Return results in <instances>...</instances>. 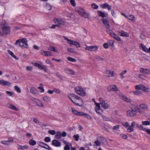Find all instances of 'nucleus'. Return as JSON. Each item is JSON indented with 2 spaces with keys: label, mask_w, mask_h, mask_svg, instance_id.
I'll return each mask as SVG.
<instances>
[{
  "label": "nucleus",
  "mask_w": 150,
  "mask_h": 150,
  "mask_svg": "<svg viewBox=\"0 0 150 150\" xmlns=\"http://www.w3.org/2000/svg\"><path fill=\"white\" fill-rule=\"evenodd\" d=\"M104 74L106 77L110 78L114 76L115 73L113 71L107 69L105 71Z\"/></svg>",
  "instance_id": "10"
},
{
  "label": "nucleus",
  "mask_w": 150,
  "mask_h": 150,
  "mask_svg": "<svg viewBox=\"0 0 150 150\" xmlns=\"http://www.w3.org/2000/svg\"><path fill=\"white\" fill-rule=\"evenodd\" d=\"M64 39L67 41V43L70 45H74L75 41L72 40L71 39H69L67 38L66 37H64Z\"/></svg>",
  "instance_id": "31"
},
{
  "label": "nucleus",
  "mask_w": 150,
  "mask_h": 150,
  "mask_svg": "<svg viewBox=\"0 0 150 150\" xmlns=\"http://www.w3.org/2000/svg\"><path fill=\"white\" fill-rule=\"evenodd\" d=\"M127 18L133 22H134L136 21V18L133 15H129L128 16Z\"/></svg>",
  "instance_id": "32"
},
{
  "label": "nucleus",
  "mask_w": 150,
  "mask_h": 150,
  "mask_svg": "<svg viewBox=\"0 0 150 150\" xmlns=\"http://www.w3.org/2000/svg\"><path fill=\"white\" fill-rule=\"evenodd\" d=\"M71 110L72 112L74 114L76 115H79V116H81L82 115V114L83 112H79L77 110H75L74 108H72L71 109Z\"/></svg>",
  "instance_id": "27"
},
{
  "label": "nucleus",
  "mask_w": 150,
  "mask_h": 150,
  "mask_svg": "<svg viewBox=\"0 0 150 150\" xmlns=\"http://www.w3.org/2000/svg\"><path fill=\"white\" fill-rule=\"evenodd\" d=\"M118 33L119 35L121 36L126 37H128L129 36V35L128 33L123 31H119Z\"/></svg>",
  "instance_id": "22"
},
{
  "label": "nucleus",
  "mask_w": 150,
  "mask_h": 150,
  "mask_svg": "<svg viewBox=\"0 0 150 150\" xmlns=\"http://www.w3.org/2000/svg\"><path fill=\"white\" fill-rule=\"evenodd\" d=\"M0 84L3 86H7L8 87L12 86V83L9 81L4 80H0Z\"/></svg>",
  "instance_id": "13"
},
{
  "label": "nucleus",
  "mask_w": 150,
  "mask_h": 150,
  "mask_svg": "<svg viewBox=\"0 0 150 150\" xmlns=\"http://www.w3.org/2000/svg\"><path fill=\"white\" fill-rule=\"evenodd\" d=\"M127 72V71L126 70H125L123 71L120 74V75L122 77V78H124L125 77V76H124V75Z\"/></svg>",
  "instance_id": "62"
},
{
  "label": "nucleus",
  "mask_w": 150,
  "mask_h": 150,
  "mask_svg": "<svg viewBox=\"0 0 150 150\" xmlns=\"http://www.w3.org/2000/svg\"><path fill=\"white\" fill-rule=\"evenodd\" d=\"M134 95H139L141 94H142V92L140 91H134L132 92Z\"/></svg>",
  "instance_id": "52"
},
{
  "label": "nucleus",
  "mask_w": 150,
  "mask_h": 150,
  "mask_svg": "<svg viewBox=\"0 0 150 150\" xmlns=\"http://www.w3.org/2000/svg\"><path fill=\"white\" fill-rule=\"evenodd\" d=\"M142 90L145 92L148 93L149 92L150 89L149 88L146 87L143 85Z\"/></svg>",
  "instance_id": "42"
},
{
  "label": "nucleus",
  "mask_w": 150,
  "mask_h": 150,
  "mask_svg": "<svg viewBox=\"0 0 150 150\" xmlns=\"http://www.w3.org/2000/svg\"><path fill=\"white\" fill-rule=\"evenodd\" d=\"M33 121L36 124H40V122L39 121V120L37 118H34L33 119Z\"/></svg>",
  "instance_id": "53"
},
{
  "label": "nucleus",
  "mask_w": 150,
  "mask_h": 150,
  "mask_svg": "<svg viewBox=\"0 0 150 150\" xmlns=\"http://www.w3.org/2000/svg\"><path fill=\"white\" fill-rule=\"evenodd\" d=\"M76 10L77 13L82 17L86 18H88L90 17L89 13L86 12L82 8L77 7Z\"/></svg>",
  "instance_id": "3"
},
{
  "label": "nucleus",
  "mask_w": 150,
  "mask_h": 150,
  "mask_svg": "<svg viewBox=\"0 0 150 150\" xmlns=\"http://www.w3.org/2000/svg\"><path fill=\"white\" fill-rule=\"evenodd\" d=\"M140 126V125H139L134 121L133 122H132L131 125L128 127L127 129V131L129 132H133L134 131V127L135 126L137 127L139 129V127Z\"/></svg>",
  "instance_id": "9"
},
{
  "label": "nucleus",
  "mask_w": 150,
  "mask_h": 150,
  "mask_svg": "<svg viewBox=\"0 0 150 150\" xmlns=\"http://www.w3.org/2000/svg\"><path fill=\"white\" fill-rule=\"evenodd\" d=\"M85 45L86 46V50L95 52H97L98 51V47L97 45L88 46L86 45Z\"/></svg>",
  "instance_id": "8"
},
{
  "label": "nucleus",
  "mask_w": 150,
  "mask_h": 150,
  "mask_svg": "<svg viewBox=\"0 0 150 150\" xmlns=\"http://www.w3.org/2000/svg\"><path fill=\"white\" fill-rule=\"evenodd\" d=\"M141 110H144L145 112V110L148 109V107L147 106L144 104H142L139 105V108Z\"/></svg>",
  "instance_id": "33"
},
{
  "label": "nucleus",
  "mask_w": 150,
  "mask_h": 150,
  "mask_svg": "<svg viewBox=\"0 0 150 150\" xmlns=\"http://www.w3.org/2000/svg\"><path fill=\"white\" fill-rule=\"evenodd\" d=\"M8 52L9 54L13 58H15L16 59H17L18 58L14 54L13 52H12L10 50H8Z\"/></svg>",
  "instance_id": "43"
},
{
  "label": "nucleus",
  "mask_w": 150,
  "mask_h": 150,
  "mask_svg": "<svg viewBox=\"0 0 150 150\" xmlns=\"http://www.w3.org/2000/svg\"><path fill=\"white\" fill-rule=\"evenodd\" d=\"M52 144L53 145L56 147H59L60 146L61 143L58 140L54 139L52 141Z\"/></svg>",
  "instance_id": "21"
},
{
  "label": "nucleus",
  "mask_w": 150,
  "mask_h": 150,
  "mask_svg": "<svg viewBox=\"0 0 150 150\" xmlns=\"http://www.w3.org/2000/svg\"><path fill=\"white\" fill-rule=\"evenodd\" d=\"M142 125L148 126L150 125V121H143L142 122Z\"/></svg>",
  "instance_id": "41"
},
{
  "label": "nucleus",
  "mask_w": 150,
  "mask_h": 150,
  "mask_svg": "<svg viewBox=\"0 0 150 150\" xmlns=\"http://www.w3.org/2000/svg\"><path fill=\"white\" fill-rule=\"evenodd\" d=\"M7 106L11 109L13 110L16 111H18L19 109L16 106L13 105L10 103H8L7 104Z\"/></svg>",
  "instance_id": "24"
},
{
  "label": "nucleus",
  "mask_w": 150,
  "mask_h": 150,
  "mask_svg": "<svg viewBox=\"0 0 150 150\" xmlns=\"http://www.w3.org/2000/svg\"><path fill=\"white\" fill-rule=\"evenodd\" d=\"M28 148V146L27 145L22 146L18 145V149L23 150L27 149Z\"/></svg>",
  "instance_id": "37"
},
{
  "label": "nucleus",
  "mask_w": 150,
  "mask_h": 150,
  "mask_svg": "<svg viewBox=\"0 0 150 150\" xmlns=\"http://www.w3.org/2000/svg\"><path fill=\"white\" fill-rule=\"evenodd\" d=\"M76 92L78 95L82 96H86V93L85 89L81 87L80 86H76L75 88Z\"/></svg>",
  "instance_id": "4"
},
{
  "label": "nucleus",
  "mask_w": 150,
  "mask_h": 150,
  "mask_svg": "<svg viewBox=\"0 0 150 150\" xmlns=\"http://www.w3.org/2000/svg\"><path fill=\"white\" fill-rule=\"evenodd\" d=\"M30 92L34 94H35L36 93V90L34 88H32L30 89Z\"/></svg>",
  "instance_id": "54"
},
{
  "label": "nucleus",
  "mask_w": 150,
  "mask_h": 150,
  "mask_svg": "<svg viewBox=\"0 0 150 150\" xmlns=\"http://www.w3.org/2000/svg\"><path fill=\"white\" fill-rule=\"evenodd\" d=\"M67 59L68 60L72 62H75L76 61V59L70 57H68L67 58Z\"/></svg>",
  "instance_id": "46"
},
{
  "label": "nucleus",
  "mask_w": 150,
  "mask_h": 150,
  "mask_svg": "<svg viewBox=\"0 0 150 150\" xmlns=\"http://www.w3.org/2000/svg\"><path fill=\"white\" fill-rule=\"evenodd\" d=\"M127 115L128 116L133 117L136 116V114L131 109L127 111Z\"/></svg>",
  "instance_id": "17"
},
{
  "label": "nucleus",
  "mask_w": 150,
  "mask_h": 150,
  "mask_svg": "<svg viewBox=\"0 0 150 150\" xmlns=\"http://www.w3.org/2000/svg\"><path fill=\"white\" fill-rule=\"evenodd\" d=\"M7 95L9 96L13 97L14 95V93L12 92H10L8 91H6V92Z\"/></svg>",
  "instance_id": "48"
},
{
  "label": "nucleus",
  "mask_w": 150,
  "mask_h": 150,
  "mask_svg": "<svg viewBox=\"0 0 150 150\" xmlns=\"http://www.w3.org/2000/svg\"><path fill=\"white\" fill-rule=\"evenodd\" d=\"M43 100L46 102H50L51 101V98L47 96H43Z\"/></svg>",
  "instance_id": "34"
},
{
  "label": "nucleus",
  "mask_w": 150,
  "mask_h": 150,
  "mask_svg": "<svg viewBox=\"0 0 150 150\" xmlns=\"http://www.w3.org/2000/svg\"><path fill=\"white\" fill-rule=\"evenodd\" d=\"M48 133L52 135H54L55 134V131L54 130H49Z\"/></svg>",
  "instance_id": "60"
},
{
  "label": "nucleus",
  "mask_w": 150,
  "mask_h": 150,
  "mask_svg": "<svg viewBox=\"0 0 150 150\" xmlns=\"http://www.w3.org/2000/svg\"><path fill=\"white\" fill-rule=\"evenodd\" d=\"M139 129L143 131L146 132L148 134L150 135V129L144 127L142 125H140L139 126Z\"/></svg>",
  "instance_id": "19"
},
{
  "label": "nucleus",
  "mask_w": 150,
  "mask_h": 150,
  "mask_svg": "<svg viewBox=\"0 0 150 150\" xmlns=\"http://www.w3.org/2000/svg\"><path fill=\"white\" fill-rule=\"evenodd\" d=\"M35 102L36 103L38 107L41 108H44V104L41 100L38 99H35Z\"/></svg>",
  "instance_id": "18"
},
{
  "label": "nucleus",
  "mask_w": 150,
  "mask_h": 150,
  "mask_svg": "<svg viewBox=\"0 0 150 150\" xmlns=\"http://www.w3.org/2000/svg\"><path fill=\"white\" fill-rule=\"evenodd\" d=\"M100 6L102 8H107L108 10H110L111 9V6H110L108 4L105 3L104 4H100Z\"/></svg>",
  "instance_id": "14"
},
{
  "label": "nucleus",
  "mask_w": 150,
  "mask_h": 150,
  "mask_svg": "<svg viewBox=\"0 0 150 150\" xmlns=\"http://www.w3.org/2000/svg\"><path fill=\"white\" fill-rule=\"evenodd\" d=\"M64 70L65 72L68 74L74 75L75 74V72L70 69L66 68Z\"/></svg>",
  "instance_id": "25"
},
{
  "label": "nucleus",
  "mask_w": 150,
  "mask_h": 150,
  "mask_svg": "<svg viewBox=\"0 0 150 150\" xmlns=\"http://www.w3.org/2000/svg\"><path fill=\"white\" fill-rule=\"evenodd\" d=\"M30 144L32 145H35L36 144L35 141L32 139H31L29 141Z\"/></svg>",
  "instance_id": "49"
},
{
  "label": "nucleus",
  "mask_w": 150,
  "mask_h": 150,
  "mask_svg": "<svg viewBox=\"0 0 150 150\" xmlns=\"http://www.w3.org/2000/svg\"><path fill=\"white\" fill-rule=\"evenodd\" d=\"M82 115L81 116H85L89 120H91L92 119V117L89 114L85 113L83 112Z\"/></svg>",
  "instance_id": "44"
},
{
  "label": "nucleus",
  "mask_w": 150,
  "mask_h": 150,
  "mask_svg": "<svg viewBox=\"0 0 150 150\" xmlns=\"http://www.w3.org/2000/svg\"><path fill=\"white\" fill-rule=\"evenodd\" d=\"M98 15L99 16L102 18L106 17L108 16L107 13H105L100 11H98L97 12Z\"/></svg>",
  "instance_id": "23"
},
{
  "label": "nucleus",
  "mask_w": 150,
  "mask_h": 150,
  "mask_svg": "<svg viewBox=\"0 0 150 150\" xmlns=\"http://www.w3.org/2000/svg\"><path fill=\"white\" fill-rule=\"evenodd\" d=\"M26 69L28 71H31L33 69V67L31 66H27L26 67Z\"/></svg>",
  "instance_id": "58"
},
{
  "label": "nucleus",
  "mask_w": 150,
  "mask_h": 150,
  "mask_svg": "<svg viewBox=\"0 0 150 150\" xmlns=\"http://www.w3.org/2000/svg\"><path fill=\"white\" fill-rule=\"evenodd\" d=\"M38 88L41 90L40 91L41 93H43L44 91V90L43 87L42 85L41 84L40 85L39 87H38Z\"/></svg>",
  "instance_id": "56"
},
{
  "label": "nucleus",
  "mask_w": 150,
  "mask_h": 150,
  "mask_svg": "<svg viewBox=\"0 0 150 150\" xmlns=\"http://www.w3.org/2000/svg\"><path fill=\"white\" fill-rule=\"evenodd\" d=\"M74 45H75L76 47L78 48L80 47L79 43L76 41H75Z\"/></svg>",
  "instance_id": "55"
},
{
  "label": "nucleus",
  "mask_w": 150,
  "mask_h": 150,
  "mask_svg": "<svg viewBox=\"0 0 150 150\" xmlns=\"http://www.w3.org/2000/svg\"><path fill=\"white\" fill-rule=\"evenodd\" d=\"M120 136L122 138L124 139H127L128 137L126 135L122 134H120Z\"/></svg>",
  "instance_id": "61"
},
{
  "label": "nucleus",
  "mask_w": 150,
  "mask_h": 150,
  "mask_svg": "<svg viewBox=\"0 0 150 150\" xmlns=\"http://www.w3.org/2000/svg\"><path fill=\"white\" fill-rule=\"evenodd\" d=\"M140 71L141 73H143L150 74V69H149L142 68L140 69Z\"/></svg>",
  "instance_id": "29"
},
{
  "label": "nucleus",
  "mask_w": 150,
  "mask_h": 150,
  "mask_svg": "<svg viewBox=\"0 0 150 150\" xmlns=\"http://www.w3.org/2000/svg\"><path fill=\"white\" fill-rule=\"evenodd\" d=\"M108 91H116L118 90V88L115 85H111L108 87Z\"/></svg>",
  "instance_id": "16"
},
{
  "label": "nucleus",
  "mask_w": 150,
  "mask_h": 150,
  "mask_svg": "<svg viewBox=\"0 0 150 150\" xmlns=\"http://www.w3.org/2000/svg\"><path fill=\"white\" fill-rule=\"evenodd\" d=\"M68 97L75 105L79 106H82L83 105V101L79 97L72 93L69 94Z\"/></svg>",
  "instance_id": "1"
},
{
  "label": "nucleus",
  "mask_w": 150,
  "mask_h": 150,
  "mask_svg": "<svg viewBox=\"0 0 150 150\" xmlns=\"http://www.w3.org/2000/svg\"><path fill=\"white\" fill-rule=\"evenodd\" d=\"M139 47L140 49H142L145 52L150 53V47L149 49H148L146 47L142 44H140L139 45Z\"/></svg>",
  "instance_id": "15"
},
{
  "label": "nucleus",
  "mask_w": 150,
  "mask_h": 150,
  "mask_svg": "<svg viewBox=\"0 0 150 150\" xmlns=\"http://www.w3.org/2000/svg\"><path fill=\"white\" fill-rule=\"evenodd\" d=\"M40 53L42 55L45 56H49L52 55L51 53L48 51H45L42 50L40 51Z\"/></svg>",
  "instance_id": "20"
},
{
  "label": "nucleus",
  "mask_w": 150,
  "mask_h": 150,
  "mask_svg": "<svg viewBox=\"0 0 150 150\" xmlns=\"http://www.w3.org/2000/svg\"><path fill=\"white\" fill-rule=\"evenodd\" d=\"M99 103L102 108L106 109L109 108V105L106 102L105 100L103 98H99Z\"/></svg>",
  "instance_id": "6"
},
{
  "label": "nucleus",
  "mask_w": 150,
  "mask_h": 150,
  "mask_svg": "<svg viewBox=\"0 0 150 150\" xmlns=\"http://www.w3.org/2000/svg\"><path fill=\"white\" fill-rule=\"evenodd\" d=\"M111 13L112 15L115 18L116 17V11H114L113 10H111Z\"/></svg>",
  "instance_id": "63"
},
{
  "label": "nucleus",
  "mask_w": 150,
  "mask_h": 150,
  "mask_svg": "<svg viewBox=\"0 0 150 150\" xmlns=\"http://www.w3.org/2000/svg\"><path fill=\"white\" fill-rule=\"evenodd\" d=\"M122 125L123 127L125 128H127L129 126V124L128 122H126L125 123H122Z\"/></svg>",
  "instance_id": "57"
},
{
  "label": "nucleus",
  "mask_w": 150,
  "mask_h": 150,
  "mask_svg": "<svg viewBox=\"0 0 150 150\" xmlns=\"http://www.w3.org/2000/svg\"><path fill=\"white\" fill-rule=\"evenodd\" d=\"M39 63H40V64L36 63H32V64L33 65L38 67L40 69H43V68L42 67V66L43 65L42 64V62H40Z\"/></svg>",
  "instance_id": "30"
},
{
  "label": "nucleus",
  "mask_w": 150,
  "mask_h": 150,
  "mask_svg": "<svg viewBox=\"0 0 150 150\" xmlns=\"http://www.w3.org/2000/svg\"><path fill=\"white\" fill-rule=\"evenodd\" d=\"M70 2L71 4V5L74 6H75L76 5V4L75 3V1L74 0H71L70 1Z\"/></svg>",
  "instance_id": "64"
},
{
  "label": "nucleus",
  "mask_w": 150,
  "mask_h": 150,
  "mask_svg": "<svg viewBox=\"0 0 150 150\" xmlns=\"http://www.w3.org/2000/svg\"><path fill=\"white\" fill-rule=\"evenodd\" d=\"M62 137V133L60 132H56L55 135V137L57 139H60Z\"/></svg>",
  "instance_id": "36"
},
{
  "label": "nucleus",
  "mask_w": 150,
  "mask_h": 150,
  "mask_svg": "<svg viewBox=\"0 0 150 150\" xmlns=\"http://www.w3.org/2000/svg\"><path fill=\"white\" fill-rule=\"evenodd\" d=\"M95 104L96 105L95 108V111L98 114H101L103 110L101 108L100 105L99 103H97L96 101H95Z\"/></svg>",
  "instance_id": "11"
},
{
  "label": "nucleus",
  "mask_w": 150,
  "mask_h": 150,
  "mask_svg": "<svg viewBox=\"0 0 150 150\" xmlns=\"http://www.w3.org/2000/svg\"><path fill=\"white\" fill-rule=\"evenodd\" d=\"M102 117L103 120L105 121H111V120L110 118L105 116L102 115Z\"/></svg>",
  "instance_id": "40"
},
{
  "label": "nucleus",
  "mask_w": 150,
  "mask_h": 150,
  "mask_svg": "<svg viewBox=\"0 0 150 150\" xmlns=\"http://www.w3.org/2000/svg\"><path fill=\"white\" fill-rule=\"evenodd\" d=\"M91 7L93 9H97L98 8V6L95 3H92L91 4Z\"/></svg>",
  "instance_id": "47"
},
{
  "label": "nucleus",
  "mask_w": 150,
  "mask_h": 150,
  "mask_svg": "<svg viewBox=\"0 0 150 150\" xmlns=\"http://www.w3.org/2000/svg\"><path fill=\"white\" fill-rule=\"evenodd\" d=\"M143 86V85L142 84L137 85L135 86V89L137 90H142Z\"/></svg>",
  "instance_id": "39"
},
{
  "label": "nucleus",
  "mask_w": 150,
  "mask_h": 150,
  "mask_svg": "<svg viewBox=\"0 0 150 150\" xmlns=\"http://www.w3.org/2000/svg\"><path fill=\"white\" fill-rule=\"evenodd\" d=\"M79 134H78L76 135H74L73 136V137L75 139V140L77 141H79Z\"/></svg>",
  "instance_id": "51"
},
{
  "label": "nucleus",
  "mask_w": 150,
  "mask_h": 150,
  "mask_svg": "<svg viewBox=\"0 0 150 150\" xmlns=\"http://www.w3.org/2000/svg\"><path fill=\"white\" fill-rule=\"evenodd\" d=\"M14 89L18 93H20L21 92V90L20 88L17 86H15L14 87Z\"/></svg>",
  "instance_id": "45"
},
{
  "label": "nucleus",
  "mask_w": 150,
  "mask_h": 150,
  "mask_svg": "<svg viewBox=\"0 0 150 150\" xmlns=\"http://www.w3.org/2000/svg\"><path fill=\"white\" fill-rule=\"evenodd\" d=\"M3 33L6 34H8L10 32V30L8 26H4L3 27Z\"/></svg>",
  "instance_id": "26"
},
{
  "label": "nucleus",
  "mask_w": 150,
  "mask_h": 150,
  "mask_svg": "<svg viewBox=\"0 0 150 150\" xmlns=\"http://www.w3.org/2000/svg\"><path fill=\"white\" fill-rule=\"evenodd\" d=\"M48 50H49L52 51L54 52H58V50H57L53 46H51L50 47L48 48Z\"/></svg>",
  "instance_id": "38"
},
{
  "label": "nucleus",
  "mask_w": 150,
  "mask_h": 150,
  "mask_svg": "<svg viewBox=\"0 0 150 150\" xmlns=\"http://www.w3.org/2000/svg\"><path fill=\"white\" fill-rule=\"evenodd\" d=\"M16 45H18L22 48H28V44L27 39L23 38L16 40L15 43Z\"/></svg>",
  "instance_id": "2"
},
{
  "label": "nucleus",
  "mask_w": 150,
  "mask_h": 150,
  "mask_svg": "<svg viewBox=\"0 0 150 150\" xmlns=\"http://www.w3.org/2000/svg\"><path fill=\"white\" fill-rule=\"evenodd\" d=\"M54 22L55 24H58L59 25L64 23V22L61 19L59 18H55L54 19Z\"/></svg>",
  "instance_id": "28"
},
{
  "label": "nucleus",
  "mask_w": 150,
  "mask_h": 150,
  "mask_svg": "<svg viewBox=\"0 0 150 150\" xmlns=\"http://www.w3.org/2000/svg\"><path fill=\"white\" fill-rule=\"evenodd\" d=\"M110 27L107 28L106 32L112 37L118 41H121L122 40L117 35L115 34L114 32L110 29Z\"/></svg>",
  "instance_id": "5"
},
{
  "label": "nucleus",
  "mask_w": 150,
  "mask_h": 150,
  "mask_svg": "<svg viewBox=\"0 0 150 150\" xmlns=\"http://www.w3.org/2000/svg\"><path fill=\"white\" fill-rule=\"evenodd\" d=\"M114 41L113 40H109L108 41V42L110 45L112 46V47H114Z\"/></svg>",
  "instance_id": "59"
},
{
  "label": "nucleus",
  "mask_w": 150,
  "mask_h": 150,
  "mask_svg": "<svg viewBox=\"0 0 150 150\" xmlns=\"http://www.w3.org/2000/svg\"><path fill=\"white\" fill-rule=\"evenodd\" d=\"M130 108L136 113L137 112H139L140 114H141L145 113V112L144 110H141L137 105H131L130 106Z\"/></svg>",
  "instance_id": "7"
},
{
  "label": "nucleus",
  "mask_w": 150,
  "mask_h": 150,
  "mask_svg": "<svg viewBox=\"0 0 150 150\" xmlns=\"http://www.w3.org/2000/svg\"><path fill=\"white\" fill-rule=\"evenodd\" d=\"M103 22L104 25L106 27V28L110 27L109 23L108 21L105 19L103 18Z\"/></svg>",
  "instance_id": "35"
},
{
  "label": "nucleus",
  "mask_w": 150,
  "mask_h": 150,
  "mask_svg": "<svg viewBox=\"0 0 150 150\" xmlns=\"http://www.w3.org/2000/svg\"><path fill=\"white\" fill-rule=\"evenodd\" d=\"M1 144L6 145H9L10 144V143H8V140L5 141V140H3L1 141Z\"/></svg>",
  "instance_id": "50"
},
{
  "label": "nucleus",
  "mask_w": 150,
  "mask_h": 150,
  "mask_svg": "<svg viewBox=\"0 0 150 150\" xmlns=\"http://www.w3.org/2000/svg\"><path fill=\"white\" fill-rule=\"evenodd\" d=\"M119 96L120 98L127 103H131V99L127 97L121 93H120Z\"/></svg>",
  "instance_id": "12"
}]
</instances>
